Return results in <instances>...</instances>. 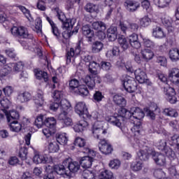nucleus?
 Here are the masks:
<instances>
[{
  "label": "nucleus",
  "mask_w": 179,
  "mask_h": 179,
  "mask_svg": "<svg viewBox=\"0 0 179 179\" xmlns=\"http://www.w3.org/2000/svg\"><path fill=\"white\" fill-rule=\"evenodd\" d=\"M11 34L14 37H21V38H32L33 35L29 34L27 28L24 27H13L10 29Z\"/></svg>",
  "instance_id": "obj_10"
},
{
  "label": "nucleus",
  "mask_w": 179,
  "mask_h": 179,
  "mask_svg": "<svg viewBox=\"0 0 179 179\" xmlns=\"http://www.w3.org/2000/svg\"><path fill=\"white\" fill-rule=\"evenodd\" d=\"M55 12L59 20H60V22H62L64 29H71V27H73V25L75 24V23H76V18L67 19L64 22L65 14H64L62 11L59 8H55Z\"/></svg>",
  "instance_id": "obj_11"
},
{
  "label": "nucleus",
  "mask_w": 179,
  "mask_h": 179,
  "mask_svg": "<svg viewBox=\"0 0 179 179\" xmlns=\"http://www.w3.org/2000/svg\"><path fill=\"white\" fill-rule=\"evenodd\" d=\"M74 145L78 146V148H83L86 145V140L80 137H77L75 139Z\"/></svg>",
  "instance_id": "obj_59"
},
{
  "label": "nucleus",
  "mask_w": 179,
  "mask_h": 179,
  "mask_svg": "<svg viewBox=\"0 0 179 179\" xmlns=\"http://www.w3.org/2000/svg\"><path fill=\"white\" fill-rule=\"evenodd\" d=\"M92 29L94 30H106L107 26L101 21H96L92 23Z\"/></svg>",
  "instance_id": "obj_46"
},
{
  "label": "nucleus",
  "mask_w": 179,
  "mask_h": 179,
  "mask_svg": "<svg viewBox=\"0 0 179 179\" xmlns=\"http://www.w3.org/2000/svg\"><path fill=\"white\" fill-rule=\"evenodd\" d=\"M85 10L90 13H99V12H100V6L94 3H89L86 5Z\"/></svg>",
  "instance_id": "obj_41"
},
{
  "label": "nucleus",
  "mask_w": 179,
  "mask_h": 179,
  "mask_svg": "<svg viewBox=\"0 0 179 179\" xmlns=\"http://www.w3.org/2000/svg\"><path fill=\"white\" fill-rule=\"evenodd\" d=\"M143 169V163L142 161L133 162L131 164V169L135 173L141 171Z\"/></svg>",
  "instance_id": "obj_44"
},
{
  "label": "nucleus",
  "mask_w": 179,
  "mask_h": 179,
  "mask_svg": "<svg viewBox=\"0 0 179 179\" xmlns=\"http://www.w3.org/2000/svg\"><path fill=\"white\" fill-rule=\"evenodd\" d=\"M53 173H56V174H58L59 176H69V171H66L65 169V165H55L52 167Z\"/></svg>",
  "instance_id": "obj_31"
},
{
  "label": "nucleus",
  "mask_w": 179,
  "mask_h": 179,
  "mask_svg": "<svg viewBox=\"0 0 179 179\" xmlns=\"http://www.w3.org/2000/svg\"><path fill=\"white\" fill-rule=\"evenodd\" d=\"M83 178L84 179H115L113 172L107 169L99 171L97 176H96V171L85 169L83 172Z\"/></svg>",
  "instance_id": "obj_5"
},
{
  "label": "nucleus",
  "mask_w": 179,
  "mask_h": 179,
  "mask_svg": "<svg viewBox=\"0 0 179 179\" xmlns=\"http://www.w3.org/2000/svg\"><path fill=\"white\" fill-rule=\"evenodd\" d=\"M74 111L79 117H86L87 120L94 121L92 124V133L94 138L100 139L103 135H106L107 129H104V121L106 116L97 111H93L91 115L89 113L86 103L80 101L76 103Z\"/></svg>",
  "instance_id": "obj_2"
},
{
  "label": "nucleus",
  "mask_w": 179,
  "mask_h": 179,
  "mask_svg": "<svg viewBox=\"0 0 179 179\" xmlns=\"http://www.w3.org/2000/svg\"><path fill=\"white\" fill-rule=\"evenodd\" d=\"M134 75L138 83H149L148 76L143 70H141V69H136L134 72Z\"/></svg>",
  "instance_id": "obj_20"
},
{
  "label": "nucleus",
  "mask_w": 179,
  "mask_h": 179,
  "mask_svg": "<svg viewBox=\"0 0 179 179\" xmlns=\"http://www.w3.org/2000/svg\"><path fill=\"white\" fill-rule=\"evenodd\" d=\"M56 141L60 145L68 143V135L66 133H59L56 135Z\"/></svg>",
  "instance_id": "obj_34"
},
{
  "label": "nucleus",
  "mask_w": 179,
  "mask_h": 179,
  "mask_svg": "<svg viewBox=\"0 0 179 179\" xmlns=\"http://www.w3.org/2000/svg\"><path fill=\"white\" fill-rule=\"evenodd\" d=\"M152 20H150V18H149V17L145 16L141 19L140 24L142 27H148V26L150 24Z\"/></svg>",
  "instance_id": "obj_61"
},
{
  "label": "nucleus",
  "mask_w": 179,
  "mask_h": 179,
  "mask_svg": "<svg viewBox=\"0 0 179 179\" xmlns=\"http://www.w3.org/2000/svg\"><path fill=\"white\" fill-rule=\"evenodd\" d=\"M55 132H57L56 129H51L47 127L46 128L42 129V133L46 138H50V136H52L55 134Z\"/></svg>",
  "instance_id": "obj_53"
},
{
  "label": "nucleus",
  "mask_w": 179,
  "mask_h": 179,
  "mask_svg": "<svg viewBox=\"0 0 179 179\" xmlns=\"http://www.w3.org/2000/svg\"><path fill=\"white\" fill-rule=\"evenodd\" d=\"M8 127L11 132H15L16 134L20 132L23 128L22 123L19 122L17 120H8Z\"/></svg>",
  "instance_id": "obj_28"
},
{
  "label": "nucleus",
  "mask_w": 179,
  "mask_h": 179,
  "mask_svg": "<svg viewBox=\"0 0 179 179\" xmlns=\"http://www.w3.org/2000/svg\"><path fill=\"white\" fill-rule=\"evenodd\" d=\"M24 67V64L22 62H19L17 63H8L4 65V75H9V73H19V72L23 71V68Z\"/></svg>",
  "instance_id": "obj_9"
},
{
  "label": "nucleus",
  "mask_w": 179,
  "mask_h": 179,
  "mask_svg": "<svg viewBox=\"0 0 179 179\" xmlns=\"http://www.w3.org/2000/svg\"><path fill=\"white\" fill-rule=\"evenodd\" d=\"M27 153H28L27 148L26 147H23L20 149L18 156L20 158H21V159L26 160L27 159Z\"/></svg>",
  "instance_id": "obj_57"
},
{
  "label": "nucleus",
  "mask_w": 179,
  "mask_h": 179,
  "mask_svg": "<svg viewBox=\"0 0 179 179\" xmlns=\"http://www.w3.org/2000/svg\"><path fill=\"white\" fill-rule=\"evenodd\" d=\"M0 104L3 108L8 109L10 106V101L6 97L0 100Z\"/></svg>",
  "instance_id": "obj_62"
},
{
  "label": "nucleus",
  "mask_w": 179,
  "mask_h": 179,
  "mask_svg": "<svg viewBox=\"0 0 179 179\" xmlns=\"http://www.w3.org/2000/svg\"><path fill=\"white\" fill-rule=\"evenodd\" d=\"M43 27L41 19L37 18L35 22V31L37 33H41V29Z\"/></svg>",
  "instance_id": "obj_64"
},
{
  "label": "nucleus",
  "mask_w": 179,
  "mask_h": 179,
  "mask_svg": "<svg viewBox=\"0 0 179 179\" xmlns=\"http://www.w3.org/2000/svg\"><path fill=\"white\" fill-rule=\"evenodd\" d=\"M152 34L154 38H157L158 40H162V38H165L166 37V33L164 30H163V28L160 27H156L155 28H153Z\"/></svg>",
  "instance_id": "obj_30"
},
{
  "label": "nucleus",
  "mask_w": 179,
  "mask_h": 179,
  "mask_svg": "<svg viewBox=\"0 0 179 179\" xmlns=\"http://www.w3.org/2000/svg\"><path fill=\"white\" fill-rule=\"evenodd\" d=\"M76 92L78 94H80V96H83V97H85V96L89 95V90H87V87H86V85H80Z\"/></svg>",
  "instance_id": "obj_49"
},
{
  "label": "nucleus",
  "mask_w": 179,
  "mask_h": 179,
  "mask_svg": "<svg viewBox=\"0 0 179 179\" xmlns=\"http://www.w3.org/2000/svg\"><path fill=\"white\" fill-rule=\"evenodd\" d=\"M153 2L158 8H167L171 3V0H153Z\"/></svg>",
  "instance_id": "obj_48"
},
{
  "label": "nucleus",
  "mask_w": 179,
  "mask_h": 179,
  "mask_svg": "<svg viewBox=\"0 0 179 179\" xmlns=\"http://www.w3.org/2000/svg\"><path fill=\"white\" fill-rule=\"evenodd\" d=\"M45 172L46 173L43 176V179H55V173L52 171V166L50 165L46 166Z\"/></svg>",
  "instance_id": "obj_36"
},
{
  "label": "nucleus",
  "mask_w": 179,
  "mask_h": 179,
  "mask_svg": "<svg viewBox=\"0 0 179 179\" xmlns=\"http://www.w3.org/2000/svg\"><path fill=\"white\" fill-rule=\"evenodd\" d=\"M120 55V48L117 46L113 47L112 50H109L106 52L107 58L109 59H113V57H117Z\"/></svg>",
  "instance_id": "obj_50"
},
{
  "label": "nucleus",
  "mask_w": 179,
  "mask_h": 179,
  "mask_svg": "<svg viewBox=\"0 0 179 179\" xmlns=\"http://www.w3.org/2000/svg\"><path fill=\"white\" fill-rule=\"evenodd\" d=\"M103 47H104V45L103 44V43L100 41H95L92 44V52H94V53L100 52V51L103 50Z\"/></svg>",
  "instance_id": "obj_54"
},
{
  "label": "nucleus",
  "mask_w": 179,
  "mask_h": 179,
  "mask_svg": "<svg viewBox=\"0 0 179 179\" xmlns=\"http://www.w3.org/2000/svg\"><path fill=\"white\" fill-rule=\"evenodd\" d=\"M63 164L64 166H67L69 169V171L71 173H76L80 169V164H79V162L72 161V159L69 157L64 160Z\"/></svg>",
  "instance_id": "obj_16"
},
{
  "label": "nucleus",
  "mask_w": 179,
  "mask_h": 179,
  "mask_svg": "<svg viewBox=\"0 0 179 179\" xmlns=\"http://www.w3.org/2000/svg\"><path fill=\"white\" fill-rule=\"evenodd\" d=\"M34 101L36 107H43L45 104L44 92L41 90H38L36 94L34 96Z\"/></svg>",
  "instance_id": "obj_23"
},
{
  "label": "nucleus",
  "mask_w": 179,
  "mask_h": 179,
  "mask_svg": "<svg viewBox=\"0 0 179 179\" xmlns=\"http://www.w3.org/2000/svg\"><path fill=\"white\" fill-rule=\"evenodd\" d=\"M31 100V94L27 92L20 93L17 96V101L20 103H26Z\"/></svg>",
  "instance_id": "obj_38"
},
{
  "label": "nucleus",
  "mask_w": 179,
  "mask_h": 179,
  "mask_svg": "<svg viewBox=\"0 0 179 179\" xmlns=\"http://www.w3.org/2000/svg\"><path fill=\"white\" fill-rule=\"evenodd\" d=\"M84 83L87 85V87L90 89V90H93L96 86V83H101V78H100L96 74H92L90 76H87L83 79Z\"/></svg>",
  "instance_id": "obj_12"
},
{
  "label": "nucleus",
  "mask_w": 179,
  "mask_h": 179,
  "mask_svg": "<svg viewBox=\"0 0 179 179\" xmlns=\"http://www.w3.org/2000/svg\"><path fill=\"white\" fill-rule=\"evenodd\" d=\"M129 26H130V23L127 21L120 22V27L122 31H123V33H127L128 30H130Z\"/></svg>",
  "instance_id": "obj_60"
},
{
  "label": "nucleus",
  "mask_w": 179,
  "mask_h": 179,
  "mask_svg": "<svg viewBox=\"0 0 179 179\" xmlns=\"http://www.w3.org/2000/svg\"><path fill=\"white\" fill-rule=\"evenodd\" d=\"M164 152L167 157L170 159V160H174V158L176 157V153L173 151L171 148H170V147H166Z\"/></svg>",
  "instance_id": "obj_55"
},
{
  "label": "nucleus",
  "mask_w": 179,
  "mask_h": 179,
  "mask_svg": "<svg viewBox=\"0 0 179 179\" xmlns=\"http://www.w3.org/2000/svg\"><path fill=\"white\" fill-rule=\"evenodd\" d=\"M145 117V113L142 109L138 107L131 108L130 110H127L125 108H122L119 111V115H116L113 114L111 115V113L107 112L106 114V121L114 125L115 127H117V128H120L121 131L126 135L128 129L122 128V125H124V122L127 120H129V118H134L136 120L133 122V127L131 128V132L134 134L135 136L139 135L141 132V129L142 128V123L141 120Z\"/></svg>",
  "instance_id": "obj_1"
},
{
  "label": "nucleus",
  "mask_w": 179,
  "mask_h": 179,
  "mask_svg": "<svg viewBox=\"0 0 179 179\" xmlns=\"http://www.w3.org/2000/svg\"><path fill=\"white\" fill-rule=\"evenodd\" d=\"M99 149L103 155H110L113 153V145L106 139L101 140L99 143Z\"/></svg>",
  "instance_id": "obj_14"
},
{
  "label": "nucleus",
  "mask_w": 179,
  "mask_h": 179,
  "mask_svg": "<svg viewBox=\"0 0 179 179\" xmlns=\"http://www.w3.org/2000/svg\"><path fill=\"white\" fill-rule=\"evenodd\" d=\"M57 118L64 124V127H71L73 124L72 119L68 117V113H60Z\"/></svg>",
  "instance_id": "obj_32"
},
{
  "label": "nucleus",
  "mask_w": 179,
  "mask_h": 179,
  "mask_svg": "<svg viewBox=\"0 0 179 179\" xmlns=\"http://www.w3.org/2000/svg\"><path fill=\"white\" fill-rule=\"evenodd\" d=\"M104 3L105 6H108L110 9H116L118 6V3L114 0H105Z\"/></svg>",
  "instance_id": "obj_58"
},
{
  "label": "nucleus",
  "mask_w": 179,
  "mask_h": 179,
  "mask_svg": "<svg viewBox=\"0 0 179 179\" xmlns=\"http://www.w3.org/2000/svg\"><path fill=\"white\" fill-rule=\"evenodd\" d=\"M33 162L35 164H46V163H52V157L36 152L33 157Z\"/></svg>",
  "instance_id": "obj_13"
},
{
  "label": "nucleus",
  "mask_w": 179,
  "mask_h": 179,
  "mask_svg": "<svg viewBox=\"0 0 179 179\" xmlns=\"http://www.w3.org/2000/svg\"><path fill=\"white\" fill-rule=\"evenodd\" d=\"M72 111V105L66 99H63L60 101V114H69Z\"/></svg>",
  "instance_id": "obj_21"
},
{
  "label": "nucleus",
  "mask_w": 179,
  "mask_h": 179,
  "mask_svg": "<svg viewBox=\"0 0 179 179\" xmlns=\"http://www.w3.org/2000/svg\"><path fill=\"white\" fill-rule=\"evenodd\" d=\"M169 58L172 62H177L179 61V50L177 48H173L169 50Z\"/></svg>",
  "instance_id": "obj_39"
},
{
  "label": "nucleus",
  "mask_w": 179,
  "mask_h": 179,
  "mask_svg": "<svg viewBox=\"0 0 179 179\" xmlns=\"http://www.w3.org/2000/svg\"><path fill=\"white\" fill-rule=\"evenodd\" d=\"M158 79L160 80L162 83H164L165 86L164 87V93L165 94V99L171 104H176L177 103V93L174 88L170 87L167 84V76L163 73L158 74Z\"/></svg>",
  "instance_id": "obj_4"
},
{
  "label": "nucleus",
  "mask_w": 179,
  "mask_h": 179,
  "mask_svg": "<svg viewBox=\"0 0 179 179\" xmlns=\"http://www.w3.org/2000/svg\"><path fill=\"white\" fill-rule=\"evenodd\" d=\"M140 54L136 53L134 55V61L137 64H142V62H149L155 58V52L149 48L142 49Z\"/></svg>",
  "instance_id": "obj_6"
},
{
  "label": "nucleus",
  "mask_w": 179,
  "mask_h": 179,
  "mask_svg": "<svg viewBox=\"0 0 179 179\" xmlns=\"http://www.w3.org/2000/svg\"><path fill=\"white\" fill-rule=\"evenodd\" d=\"M128 42L129 43L131 47L133 48H141V42H139V38L138 34H132L127 37Z\"/></svg>",
  "instance_id": "obj_27"
},
{
  "label": "nucleus",
  "mask_w": 179,
  "mask_h": 179,
  "mask_svg": "<svg viewBox=\"0 0 179 179\" xmlns=\"http://www.w3.org/2000/svg\"><path fill=\"white\" fill-rule=\"evenodd\" d=\"M164 114L167 115V117H172L173 118L178 117V113H177V110L173 108H165L164 110Z\"/></svg>",
  "instance_id": "obj_47"
},
{
  "label": "nucleus",
  "mask_w": 179,
  "mask_h": 179,
  "mask_svg": "<svg viewBox=\"0 0 179 179\" xmlns=\"http://www.w3.org/2000/svg\"><path fill=\"white\" fill-rule=\"evenodd\" d=\"M87 129H89V123L85 120H79L73 126L75 132L82 133L87 131Z\"/></svg>",
  "instance_id": "obj_19"
},
{
  "label": "nucleus",
  "mask_w": 179,
  "mask_h": 179,
  "mask_svg": "<svg viewBox=\"0 0 179 179\" xmlns=\"http://www.w3.org/2000/svg\"><path fill=\"white\" fill-rule=\"evenodd\" d=\"M20 9L21 12H22L23 15H24L25 17L28 19L29 22H33V17H31V15L30 14V10H29L26 7L23 6H10L9 9L11 10L10 13H16V9Z\"/></svg>",
  "instance_id": "obj_18"
},
{
  "label": "nucleus",
  "mask_w": 179,
  "mask_h": 179,
  "mask_svg": "<svg viewBox=\"0 0 179 179\" xmlns=\"http://www.w3.org/2000/svg\"><path fill=\"white\" fill-rule=\"evenodd\" d=\"M118 43L124 51L128 50L129 47V42L128 41V38L124 36H120L118 38Z\"/></svg>",
  "instance_id": "obj_42"
},
{
  "label": "nucleus",
  "mask_w": 179,
  "mask_h": 179,
  "mask_svg": "<svg viewBox=\"0 0 179 179\" xmlns=\"http://www.w3.org/2000/svg\"><path fill=\"white\" fill-rule=\"evenodd\" d=\"M46 20H48V23L50 24V26L52 27V31L54 36H55V37L58 38V36H59V31H58V28L55 25V23H54V21L52 20L51 18H50L49 17H47V16H46Z\"/></svg>",
  "instance_id": "obj_51"
},
{
  "label": "nucleus",
  "mask_w": 179,
  "mask_h": 179,
  "mask_svg": "<svg viewBox=\"0 0 179 179\" xmlns=\"http://www.w3.org/2000/svg\"><path fill=\"white\" fill-rule=\"evenodd\" d=\"M83 34L87 37L88 41H93L94 40V32L90 29L89 25H85L83 27Z\"/></svg>",
  "instance_id": "obj_33"
},
{
  "label": "nucleus",
  "mask_w": 179,
  "mask_h": 179,
  "mask_svg": "<svg viewBox=\"0 0 179 179\" xmlns=\"http://www.w3.org/2000/svg\"><path fill=\"white\" fill-rule=\"evenodd\" d=\"M80 54V41L78 42L77 46L75 48H71L68 52L66 58V64H71V58H75Z\"/></svg>",
  "instance_id": "obj_24"
},
{
  "label": "nucleus",
  "mask_w": 179,
  "mask_h": 179,
  "mask_svg": "<svg viewBox=\"0 0 179 179\" xmlns=\"http://www.w3.org/2000/svg\"><path fill=\"white\" fill-rule=\"evenodd\" d=\"M45 149L49 153H57V152H59V144L54 138L48 139L47 143L45 144Z\"/></svg>",
  "instance_id": "obj_15"
},
{
  "label": "nucleus",
  "mask_w": 179,
  "mask_h": 179,
  "mask_svg": "<svg viewBox=\"0 0 179 179\" xmlns=\"http://www.w3.org/2000/svg\"><path fill=\"white\" fill-rule=\"evenodd\" d=\"M140 37L143 40V44L144 47H146V48H155V47H156V44L154 41L143 36L142 34H140Z\"/></svg>",
  "instance_id": "obj_37"
},
{
  "label": "nucleus",
  "mask_w": 179,
  "mask_h": 179,
  "mask_svg": "<svg viewBox=\"0 0 179 179\" xmlns=\"http://www.w3.org/2000/svg\"><path fill=\"white\" fill-rule=\"evenodd\" d=\"M169 80L173 85L179 84V69L177 68L172 69L169 71Z\"/></svg>",
  "instance_id": "obj_22"
},
{
  "label": "nucleus",
  "mask_w": 179,
  "mask_h": 179,
  "mask_svg": "<svg viewBox=\"0 0 179 179\" xmlns=\"http://www.w3.org/2000/svg\"><path fill=\"white\" fill-rule=\"evenodd\" d=\"M170 145H176L177 146V149L179 151V135L175 134L171 138Z\"/></svg>",
  "instance_id": "obj_63"
},
{
  "label": "nucleus",
  "mask_w": 179,
  "mask_h": 179,
  "mask_svg": "<svg viewBox=\"0 0 179 179\" xmlns=\"http://www.w3.org/2000/svg\"><path fill=\"white\" fill-rule=\"evenodd\" d=\"M35 125L37 128H42L44 125V116L43 115H40L37 116L35 120Z\"/></svg>",
  "instance_id": "obj_56"
},
{
  "label": "nucleus",
  "mask_w": 179,
  "mask_h": 179,
  "mask_svg": "<svg viewBox=\"0 0 179 179\" xmlns=\"http://www.w3.org/2000/svg\"><path fill=\"white\" fill-rule=\"evenodd\" d=\"M44 124L48 128L55 129V125H57V120L53 117H46L44 120Z\"/></svg>",
  "instance_id": "obj_40"
},
{
  "label": "nucleus",
  "mask_w": 179,
  "mask_h": 179,
  "mask_svg": "<svg viewBox=\"0 0 179 179\" xmlns=\"http://www.w3.org/2000/svg\"><path fill=\"white\" fill-rule=\"evenodd\" d=\"M113 101L115 103H116L117 106H119L120 107V110H118V114H115L116 117L117 115H120V110H122V108H125V106H127V100H125V98H124L122 96L116 94L113 96Z\"/></svg>",
  "instance_id": "obj_26"
},
{
  "label": "nucleus",
  "mask_w": 179,
  "mask_h": 179,
  "mask_svg": "<svg viewBox=\"0 0 179 179\" xmlns=\"http://www.w3.org/2000/svg\"><path fill=\"white\" fill-rule=\"evenodd\" d=\"M144 111L147 114L148 117H150L152 120H155L156 115L153 111H157L158 113H160V109H158L157 103L152 102L149 108H144Z\"/></svg>",
  "instance_id": "obj_25"
},
{
  "label": "nucleus",
  "mask_w": 179,
  "mask_h": 179,
  "mask_svg": "<svg viewBox=\"0 0 179 179\" xmlns=\"http://www.w3.org/2000/svg\"><path fill=\"white\" fill-rule=\"evenodd\" d=\"M100 69V64L96 62H90L89 71L92 75H97V69Z\"/></svg>",
  "instance_id": "obj_45"
},
{
  "label": "nucleus",
  "mask_w": 179,
  "mask_h": 179,
  "mask_svg": "<svg viewBox=\"0 0 179 179\" xmlns=\"http://www.w3.org/2000/svg\"><path fill=\"white\" fill-rule=\"evenodd\" d=\"M108 166L112 170H118L121 167V161L118 159H114L110 161Z\"/></svg>",
  "instance_id": "obj_52"
},
{
  "label": "nucleus",
  "mask_w": 179,
  "mask_h": 179,
  "mask_svg": "<svg viewBox=\"0 0 179 179\" xmlns=\"http://www.w3.org/2000/svg\"><path fill=\"white\" fill-rule=\"evenodd\" d=\"M149 155L152 156V159L157 166H161L162 167H164V166H166L167 162L166 161V157L163 155V154H160L150 150H148L145 148L140 150L137 152V159H139L141 162H145L149 159Z\"/></svg>",
  "instance_id": "obj_3"
},
{
  "label": "nucleus",
  "mask_w": 179,
  "mask_h": 179,
  "mask_svg": "<svg viewBox=\"0 0 179 179\" xmlns=\"http://www.w3.org/2000/svg\"><path fill=\"white\" fill-rule=\"evenodd\" d=\"M122 83L126 92L129 93H135L138 90V83L135 79L131 76H125L122 80Z\"/></svg>",
  "instance_id": "obj_8"
},
{
  "label": "nucleus",
  "mask_w": 179,
  "mask_h": 179,
  "mask_svg": "<svg viewBox=\"0 0 179 179\" xmlns=\"http://www.w3.org/2000/svg\"><path fill=\"white\" fill-rule=\"evenodd\" d=\"M161 22L162 24L167 29L168 31L171 32L174 31V22L173 18L169 15H164L161 17Z\"/></svg>",
  "instance_id": "obj_17"
},
{
  "label": "nucleus",
  "mask_w": 179,
  "mask_h": 179,
  "mask_svg": "<svg viewBox=\"0 0 179 179\" xmlns=\"http://www.w3.org/2000/svg\"><path fill=\"white\" fill-rule=\"evenodd\" d=\"M34 72L36 79L39 80L43 79L44 82H48V74L47 72L40 70H35Z\"/></svg>",
  "instance_id": "obj_43"
},
{
  "label": "nucleus",
  "mask_w": 179,
  "mask_h": 179,
  "mask_svg": "<svg viewBox=\"0 0 179 179\" xmlns=\"http://www.w3.org/2000/svg\"><path fill=\"white\" fill-rule=\"evenodd\" d=\"M124 5L129 12H135L141 6L138 2L132 0L126 1Z\"/></svg>",
  "instance_id": "obj_29"
},
{
  "label": "nucleus",
  "mask_w": 179,
  "mask_h": 179,
  "mask_svg": "<svg viewBox=\"0 0 179 179\" xmlns=\"http://www.w3.org/2000/svg\"><path fill=\"white\" fill-rule=\"evenodd\" d=\"M4 113L6 114L8 122H9V120L17 121V120H19V113H17L16 110H11L10 112L5 111Z\"/></svg>",
  "instance_id": "obj_35"
},
{
  "label": "nucleus",
  "mask_w": 179,
  "mask_h": 179,
  "mask_svg": "<svg viewBox=\"0 0 179 179\" xmlns=\"http://www.w3.org/2000/svg\"><path fill=\"white\" fill-rule=\"evenodd\" d=\"M83 153L88 155V156L83 157L80 160V164L83 169H90L93 164V157L96 156V152L90 148H84Z\"/></svg>",
  "instance_id": "obj_7"
}]
</instances>
